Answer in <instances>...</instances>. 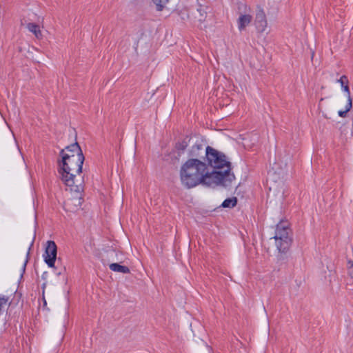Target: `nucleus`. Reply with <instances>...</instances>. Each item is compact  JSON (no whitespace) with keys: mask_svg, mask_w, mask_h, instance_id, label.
<instances>
[{"mask_svg":"<svg viewBox=\"0 0 353 353\" xmlns=\"http://www.w3.org/2000/svg\"><path fill=\"white\" fill-rule=\"evenodd\" d=\"M61 159L58 161V173L65 186L81 185L78 177L82 172L84 156L77 143L71 144L61 150Z\"/></svg>","mask_w":353,"mask_h":353,"instance_id":"nucleus-1","label":"nucleus"},{"mask_svg":"<svg viewBox=\"0 0 353 353\" xmlns=\"http://www.w3.org/2000/svg\"><path fill=\"white\" fill-rule=\"evenodd\" d=\"M179 174L181 185L188 189L200 184L215 186L214 180L219 177V174L210 173L205 162L194 158L188 159L181 165Z\"/></svg>","mask_w":353,"mask_h":353,"instance_id":"nucleus-2","label":"nucleus"},{"mask_svg":"<svg viewBox=\"0 0 353 353\" xmlns=\"http://www.w3.org/2000/svg\"><path fill=\"white\" fill-rule=\"evenodd\" d=\"M205 157L208 165L214 169L210 173L219 174L217 180H214L215 185H230L234 181L235 176L231 172V163L225 155L210 146H207Z\"/></svg>","mask_w":353,"mask_h":353,"instance_id":"nucleus-3","label":"nucleus"},{"mask_svg":"<svg viewBox=\"0 0 353 353\" xmlns=\"http://www.w3.org/2000/svg\"><path fill=\"white\" fill-rule=\"evenodd\" d=\"M275 245L281 253L285 252L291 244L290 230L286 222H281L276 225L274 236Z\"/></svg>","mask_w":353,"mask_h":353,"instance_id":"nucleus-4","label":"nucleus"},{"mask_svg":"<svg viewBox=\"0 0 353 353\" xmlns=\"http://www.w3.org/2000/svg\"><path fill=\"white\" fill-rule=\"evenodd\" d=\"M71 192V196L64 203V208L66 211L76 212L80 208L83 202L81 196L82 185L79 183L74 186H66Z\"/></svg>","mask_w":353,"mask_h":353,"instance_id":"nucleus-5","label":"nucleus"},{"mask_svg":"<svg viewBox=\"0 0 353 353\" xmlns=\"http://www.w3.org/2000/svg\"><path fill=\"white\" fill-rule=\"evenodd\" d=\"M338 82L341 84V86L343 89V90L347 94V103L345 104V110H339L338 112V114L341 117H345L347 115V113L352 108V99L350 97V89L348 87V80L346 76L343 75L342 76L339 80Z\"/></svg>","mask_w":353,"mask_h":353,"instance_id":"nucleus-6","label":"nucleus"},{"mask_svg":"<svg viewBox=\"0 0 353 353\" xmlns=\"http://www.w3.org/2000/svg\"><path fill=\"white\" fill-rule=\"evenodd\" d=\"M57 248L55 243L52 241H48L46 248L43 258L45 262L50 268L54 267L55 261L57 259Z\"/></svg>","mask_w":353,"mask_h":353,"instance_id":"nucleus-7","label":"nucleus"},{"mask_svg":"<svg viewBox=\"0 0 353 353\" xmlns=\"http://www.w3.org/2000/svg\"><path fill=\"white\" fill-rule=\"evenodd\" d=\"M254 24L257 32L259 33H263L268 30V21L263 10H259L257 12Z\"/></svg>","mask_w":353,"mask_h":353,"instance_id":"nucleus-8","label":"nucleus"},{"mask_svg":"<svg viewBox=\"0 0 353 353\" xmlns=\"http://www.w3.org/2000/svg\"><path fill=\"white\" fill-rule=\"evenodd\" d=\"M252 20V15L249 14H241L237 19L238 28L243 31L251 23Z\"/></svg>","mask_w":353,"mask_h":353,"instance_id":"nucleus-9","label":"nucleus"},{"mask_svg":"<svg viewBox=\"0 0 353 353\" xmlns=\"http://www.w3.org/2000/svg\"><path fill=\"white\" fill-rule=\"evenodd\" d=\"M27 29L31 32L37 39L42 37V33L40 27L34 23H29L27 24Z\"/></svg>","mask_w":353,"mask_h":353,"instance_id":"nucleus-10","label":"nucleus"},{"mask_svg":"<svg viewBox=\"0 0 353 353\" xmlns=\"http://www.w3.org/2000/svg\"><path fill=\"white\" fill-rule=\"evenodd\" d=\"M276 189L273 187H270V193L268 194L269 198H271L272 196H276V199L281 202L284 199V189L283 187H281L279 190L278 192L275 194Z\"/></svg>","mask_w":353,"mask_h":353,"instance_id":"nucleus-11","label":"nucleus"},{"mask_svg":"<svg viewBox=\"0 0 353 353\" xmlns=\"http://www.w3.org/2000/svg\"><path fill=\"white\" fill-rule=\"evenodd\" d=\"M109 268L112 271L116 272H121L123 274L130 273V269L127 266L121 265L119 263H111L109 265Z\"/></svg>","mask_w":353,"mask_h":353,"instance_id":"nucleus-12","label":"nucleus"},{"mask_svg":"<svg viewBox=\"0 0 353 353\" xmlns=\"http://www.w3.org/2000/svg\"><path fill=\"white\" fill-rule=\"evenodd\" d=\"M237 203V199L236 197H232L226 199L221 204L223 208H234Z\"/></svg>","mask_w":353,"mask_h":353,"instance_id":"nucleus-13","label":"nucleus"},{"mask_svg":"<svg viewBox=\"0 0 353 353\" xmlns=\"http://www.w3.org/2000/svg\"><path fill=\"white\" fill-rule=\"evenodd\" d=\"M152 1L156 6L157 10L161 11L167 6L169 0H152Z\"/></svg>","mask_w":353,"mask_h":353,"instance_id":"nucleus-14","label":"nucleus"},{"mask_svg":"<svg viewBox=\"0 0 353 353\" xmlns=\"http://www.w3.org/2000/svg\"><path fill=\"white\" fill-rule=\"evenodd\" d=\"M202 148V145L200 144H195L192 146V155H196V151L200 150Z\"/></svg>","mask_w":353,"mask_h":353,"instance_id":"nucleus-15","label":"nucleus"},{"mask_svg":"<svg viewBox=\"0 0 353 353\" xmlns=\"http://www.w3.org/2000/svg\"><path fill=\"white\" fill-rule=\"evenodd\" d=\"M349 274L353 278V263L349 262Z\"/></svg>","mask_w":353,"mask_h":353,"instance_id":"nucleus-16","label":"nucleus"},{"mask_svg":"<svg viewBox=\"0 0 353 353\" xmlns=\"http://www.w3.org/2000/svg\"><path fill=\"white\" fill-rule=\"evenodd\" d=\"M32 244H33V242H32L30 246L29 247L28 251L27 252V256L29 255V252H30V250L31 249V247H32Z\"/></svg>","mask_w":353,"mask_h":353,"instance_id":"nucleus-17","label":"nucleus"},{"mask_svg":"<svg viewBox=\"0 0 353 353\" xmlns=\"http://www.w3.org/2000/svg\"><path fill=\"white\" fill-rule=\"evenodd\" d=\"M28 263V259H26V260L24 262V265H23V269L25 268V266L26 265V263Z\"/></svg>","mask_w":353,"mask_h":353,"instance_id":"nucleus-18","label":"nucleus"}]
</instances>
